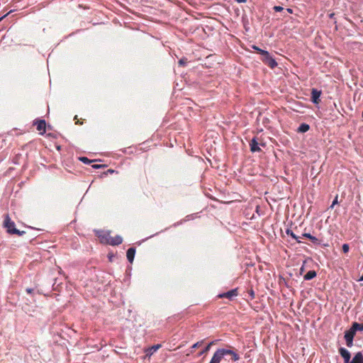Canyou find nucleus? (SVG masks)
<instances>
[{
  "label": "nucleus",
  "mask_w": 363,
  "mask_h": 363,
  "mask_svg": "<svg viewBox=\"0 0 363 363\" xmlns=\"http://www.w3.org/2000/svg\"><path fill=\"white\" fill-rule=\"evenodd\" d=\"M286 11L289 13H293V11L291 9H286Z\"/></svg>",
  "instance_id": "33"
},
{
  "label": "nucleus",
  "mask_w": 363,
  "mask_h": 363,
  "mask_svg": "<svg viewBox=\"0 0 363 363\" xmlns=\"http://www.w3.org/2000/svg\"><path fill=\"white\" fill-rule=\"evenodd\" d=\"M188 62V60L186 58L184 57L179 60V65L181 66H185Z\"/></svg>",
  "instance_id": "23"
},
{
  "label": "nucleus",
  "mask_w": 363,
  "mask_h": 363,
  "mask_svg": "<svg viewBox=\"0 0 363 363\" xmlns=\"http://www.w3.org/2000/svg\"><path fill=\"white\" fill-rule=\"evenodd\" d=\"M337 203V196L335 198L334 201H333L332 205L330 206V208H333L335 204Z\"/></svg>",
  "instance_id": "29"
},
{
  "label": "nucleus",
  "mask_w": 363,
  "mask_h": 363,
  "mask_svg": "<svg viewBox=\"0 0 363 363\" xmlns=\"http://www.w3.org/2000/svg\"><path fill=\"white\" fill-rule=\"evenodd\" d=\"M339 352H340V355L342 356V357L344 359L345 363H350L351 362V361H350L351 355H350V352L347 350H346L344 347H340L339 349Z\"/></svg>",
  "instance_id": "8"
},
{
  "label": "nucleus",
  "mask_w": 363,
  "mask_h": 363,
  "mask_svg": "<svg viewBox=\"0 0 363 363\" xmlns=\"http://www.w3.org/2000/svg\"><path fill=\"white\" fill-rule=\"evenodd\" d=\"M286 233L291 236L293 239L296 240L297 242H301V241L298 240L299 237H298L296 234L294 233V232L290 229H286Z\"/></svg>",
  "instance_id": "18"
},
{
  "label": "nucleus",
  "mask_w": 363,
  "mask_h": 363,
  "mask_svg": "<svg viewBox=\"0 0 363 363\" xmlns=\"http://www.w3.org/2000/svg\"><path fill=\"white\" fill-rule=\"evenodd\" d=\"M352 327L355 330V332H357V330L363 331V323L360 324V323L354 322V323H353Z\"/></svg>",
  "instance_id": "20"
},
{
  "label": "nucleus",
  "mask_w": 363,
  "mask_h": 363,
  "mask_svg": "<svg viewBox=\"0 0 363 363\" xmlns=\"http://www.w3.org/2000/svg\"><path fill=\"white\" fill-rule=\"evenodd\" d=\"M308 130H309V125L306 123L301 124L298 129V132H301V133H306Z\"/></svg>",
  "instance_id": "19"
},
{
  "label": "nucleus",
  "mask_w": 363,
  "mask_h": 363,
  "mask_svg": "<svg viewBox=\"0 0 363 363\" xmlns=\"http://www.w3.org/2000/svg\"><path fill=\"white\" fill-rule=\"evenodd\" d=\"M79 160L84 164H89L93 162V160H91L86 157H80Z\"/></svg>",
  "instance_id": "22"
},
{
  "label": "nucleus",
  "mask_w": 363,
  "mask_h": 363,
  "mask_svg": "<svg viewBox=\"0 0 363 363\" xmlns=\"http://www.w3.org/2000/svg\"><path fill=\"white\" fill-rule=\"evenodd\" d=\"M302 237L303 238H306L309 239L314 244H319L320 243L318 239L316 238L315 237L311 235L310 233H304L302 235Z\"/></svg>",
  "instance_id": "13"
},
{
  "label": "nucleus",
  "mask_w": 363,
  "mask_h": 363,
  "mask_svg": "<svg viewBox=\"0 0 363 363\" xmlns=\"http://www.w3.org/2000/svg\"><path fill=\"white\" fill-rule=\"evenodd\" d=\"M252 48H253V49L257 50V52H259V54H261V51H264L263 50L260 49L259 48H258L257 46H255V45H254Z\"/></svg>",
  "instance_id": "30"
},
{
  "label": "nucleus",
  "mask_w": 363,
  "mask_h": 363,
  "mask_svg": "<svg viewBox=\"0 0 363 363\" xmlns=\"http://www.w3.org/2000/svg\"><path fill=\"white\" fill-rule=\"evenodd\" d=\"M203 342V340H201V341H199L196 343H194L192 346H191V349H196V348H198L199 347H200Z\"/></svg>",
  "instance_id": "24"
},
{
  "label": "nucleus",
  "mask_w": 363,
  "mask_h": 363,
  "mask_svg": "<svg viewBox=\"0 0 363 363\" xmlns=\"http://www.w3.org/2000/svg\"><path fill=\"white\" fill-rule=\"evenodd\" d=\"M350 363H363V355L361 352L355 354Z\"/></svg>",
  "instance_id": "12"
},
{
  "label": "nucleus",
  "mask_w": 363,
  "mask_h": 363,
  "mask_svg": "<svg viewBox=\"0 0 363 363\" xmlns=\"http://www.w3.org/2000/svg\"><path fill=\"white\" fill-rule=\"evenodd\" d=\"M317 274L314 270L308 271L303 277L305 280H311L316 277Z\"/></svg>",
  "instance_id": "15"
},
{
  "label": "nucleus",
  "mask_w": 363,
  "mask_h": 363,
  "mask_svg": "<svg viewBox=\"0 0 363 363\" xmlns=\"http://www.w3.org/2000/svg\"><path fill=\"white\" fill-rule=\"evenodd\" d=\"M123 242V238L120 235H116L114 237H112L111 235V238L107 241V244L110 245H118L121 244Z\"/></svg>",
  "instance_id": "9"
},
{
  "label": "nucleus",
  "mask_w": 363,
  "mask_h": 363,
  "mask_svg": "<svg viewBox=\"0 0 363 363\" xmlns=\"http://www.w3.org/2000/svg\"><path fill=\"white\" fill-rule=\"evenodd\" d=\"M265 65H267V66H269L270 68H274L275 67L277 66V62L275 61V60L274 58H272V57H270L265 62H264Z\"/></svg>",
  "instance_id": "16"
},
{
  "label": "nucleus",
  "mask_w": 363,
  "mask_h": 363,
  "mask_svg": "<svg viewBox=\"0 0 363 363\" xmlns=\"http://www.w3.org/2000/svg\"><path fill=\"white\" fill-rule=\"evenodd\" d=\"M135 254V249L134 247H130L127 250L126 257H127L128 260L130 263H132L133 262Z\"/></svg>",
  "instance_id": "11"
},
{
  "label": "nucleus",
  "mask_w": 363,
  "mask_h": 363,
  "mask_svg": "<svg viewBox=\"0 0 363 363\" xmlns=\"http://www.w3.org/2000/svg\"><path fill=\"white\" fill-rule=\"evenodd\" d=\"M261 55L263 56L262 62L264 63L271 57L269 52L267 51H261Z\"/></svg>",
  "instance_id": "21"
},
{
  "label": "nucleus",
  "mask_w": 363,
  "mask_h": 363,
  "mask_svg": "<svg viewBox=\"0 0 363 363\" xmlns=\"http://www.w3.org/2000/svg\"><path fill=\"white\" fill-rule=\"evenodd\" d=\"M107 172H108V173H113V172H114V170L109 169H108V171H107Z\"/></svg>",
  "instance_id": "35"
},
{
  "label": "nucleus",
  "mask_w": 363,
  "mask_h": 363,
  "mask_svg": "<svg viewBox=\"0 0 363 363\" xmlns=\"http://www.w3.org/2000/svg\"><path fill=\"white\" fill-rule=\"evenodd\" d=\"M321 91L316 89H312L311 90V101L315 104H318L320 102V96L321 95Z\"/></svg>",
  "instance_id": "7"
},
{
  "label": "nucleus",
  "mask_w": 363,
  "mask_h": 363,
  "mask_svg": "<svg viewBox=\"0 0 363 363\" xmlns=\"http://www.w3.org/2000/svg\"><path fill=\"white\" fill-rule=\"evenodd\" d=\"M214 344H215V342H214V341L211 342H210V343H209V344H208V345H207V346H206V347L203 350H201V351L199 353L198 356H201V355H203V354H204L207 353V352L209 351V350H210L211 347L213 345H214Z\"/></svg>",
  "instance_id": "17"
},
{
  "label": "nucleus",
  "mask_w": 363,
  "mask_h": 363,
  "mask_svg": "<svg viewBox=\"0 0 363 363\" xmlns=\"http://www.w3.org/2000/svg\"><path fill=\"white\" fill-rule=\"evenodd\" d=\"M238 3H245L247 1V0H235Z\"/></svg>",
  "instance_id": "32"
},
{
  "label": "nucleus",
  "mask_w": 363,
  "mask_h": 363,
  "mask_svg": "<svg viewBox=\"0 0 363 363\" xmlns=\"http://www.w3.org/2000/svg\"><path fill=\"white\" fill-rule=\"evenodd\" d=\"M238 295V289L230 290L225 293L220 294L218 296V298H225L232 300L234 297Z\"/></svg>",
  "instance_id": "6"
},
{
  "label": "nucleus",
  "mask_w": 363,
  "mask_h": 363,
  "mask_svg": "<svg viewBox=\"0 0 363 363\" xmlns=\"http://www.w3.org/2000/svg\"><path fill=\"white\" fill-rule=\"evenodd\" d=\"M229 349H225V352H227L228 353H225V355H231L232 359L234 361H237L240 359L239 355L234 352L232 349L233 348L232 346H228Z\"/></svg>",
  "instance_id": "10"
},
{
  "label": "nucleus",
  "mask_w": 363,
  "mask_h": 363,
  "mask_svg": "<svg viewBox=\"0 0 363 363\" xmlns=\"http://www.w3.org/2000/svg\"><path fill=\"white\" fill-rule=\"evenodd\" d=\"M4 225L7 229V232L10 234H16L18 235L25 234L24 231H20L15 228V223L11 220L8 215L4 219Z\"/></svg>",
  "instance_id": "1"
},
{
  "label": "nucleus",
  "mask_w": 363,
  "mask_h": 363,
  "mask_svg": "<svg viewBox=\"0 0 363 363\" xmlns=\"http://www.w3.org/2000/svg\"><path fill=\"white\" fill-rule=\"evenodd\" d=\"M161 347V345H153L152 347H151V350L154 352H156L159 348Z\"/></svg>",
  "instance_id": "26"
},
{
  "label": "nucleus",
  "mask_w": 363,
  "mask_h": 363,
  "mask_svg": "<svg viewBox=\"0 0 363 363\" xmlns=\"http://www.w3.org/2000/svg\"><path fill=\"white\" fill-rule=\"evenodd\" d=\"M227 352H225L224 348L218 349L213 354L209 363H220L225 355Z\"/></svg>",
  "instance_id": "2"
},
{
  "label": "nucleus",
  "mask_w": 363,
  "mask_h": 363,
  "mask_svg": "<svg viewBox=\"0 0 363 363\" xmlns=\"http://www.w3.org/2000/svg\"><path fill=\"white\" fill-rule=\"evenodd\" d=\"M33 289H30V288L26 289V292H27L28 294H32V293H33Z\"/></svg>",
  "instance_id": "31"
},
{
  "label": "nucleus",
  "mask_w": 363,
  "mask_h": 363,
  "mask_svg": "<svg viewBox=\"0 0 363 363\" xmlns=\"http://www.w3.org/2000/svg\"><path fill=\"white\" fill-rule=\"evenodd\" d=\"M33 125H36V128L40 135H43L45 133L46 123L45 120H36L34 121Z\"/></svg>",
  "instance_id": "5"
},
{
  "label": "nucleus",
  "mask_w": 363,
  "mask_h": 363,
  "mask_svg": "<svg viewBox=\"0 0 363 363\" xmlns=\"http://www.w3.org/2000/svg\"><path fill=\"white\" fill-rule=\"evenodd\" d=\"M273 9L277 12L282 11L284 10V8L280 6H275Z\"/></svg>",
  "instance_id": "27"
},
{
  "label": "nucleus",
  "mask_w": 363,
  "mask_h": 363,
  "mask_svg": "<svg viewBox=\"0 0 363 363\" xmlns=\"http://www.w3.org/2000/svg\"><path fill=\"white\" fill-rule=\"evenodd\" d=\"M98 236L101 239V242L107 244L108 240L111 238V233L110 232H105L102 234L98 235Z\"/></svg>",
  "instance_id": "14"
},
{
  "label": "nucleus",
  "mask_w": 363,
  "mask_h": 363,
  "mask_svg": "<svg viewBox=\"0 0 363 363\" xmlns=\"http://www.w3.org/2000/svg\"><path fill=\"white\" fill-rule=\"evenodd\" d=\"M355 333L356 332L352 327L345 333V339L347 347H351L353 345V338Z\"/></svg>",
  "instance_id": "3"
},
{
  "label": "nucleus",
  "mask_w": 363,
  "mask_h": 363,
  "mask_svg": "<svg viewBox=\"0 0 363 363\" xmlns=\"http://www.w3.org/2000/svg\"><path fill=\"white\" fill-rule=\"evenodd\" d=\"M105 167H106L105 164H94V165H92V167L94 169L104 168Z\"/></svg>",
  "instance_id": "28"
},
{
  "label": "nucleus",
  "mask_w": 363,
  "mask_h": 363,
  "mask_svg": "<svg viewBox=\"0 0 363 363\" xmlns=\"http://www.w3.org/2000/svg\"><path fill=\"white\" fill-rule=\"evenodd\" d=\"M342 248L344 253H347L349 252L350 247L348 244H343Z\"/></svg>",
  "instance_id": "25"
},
{
  "label": "nucleus",
  "mask_w": 363,
  "mask_h": 363,
  "mask_svg": "<svg viewBox=\"0 0 363 363\" xmlns=\"http://www.w3.org/2000/svg\"><path fill=\"white\" fill-rule=\"evenodd\" d=\"M250 295L252 296V298H254V291H251Z\"/></svg>",
  "instance_id": "34"
},
{
  "label": "nucleus",
  "mask_w": 363,
  "mask_h": 363,
  "mask_svg": "<svg viewBox=\"0 0 363 363\" xmlns=\"http://www.w3.org/2000/svg\"><path fill=\"white\" fill-rule=\"evenodd\" d=\"M258 138L257 137H255L253 138L250 142V150L251 152H260L261 151V148L259 147V145L264 146V145L262 144V143H259V141H258Z\"/></svg>",
  "instance_id": "4"
}]
</instances>
